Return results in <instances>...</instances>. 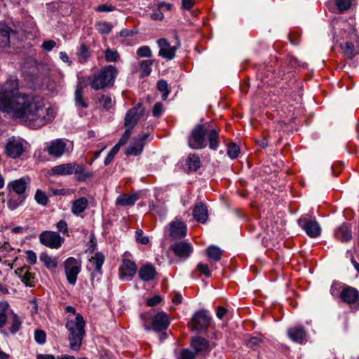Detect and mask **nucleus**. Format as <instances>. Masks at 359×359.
I'll return each mask as SVG.
<instances>
[{
	"label": "nucleus",
	"instance_id": "nucleus-13",
	"mask_svg": "<svg viewBox=\"0 0 359 359\" xmlns=\"http://www.w3.org/2000/svg\"><path fill=\"white\" fill-rule=\"evenodd\" d=\"M149 137L148 134H144L139 138L134 139L127 148L126 154L127 156H137L140 154L145 145V140Z\"/></svg>",
	"mask_w": 359,
	"mask_h": 359
},
{
	"label": "nucleus",
	"instance_id": "nucleus-54",
	"mask_svg": "<svg viewBox=\"0 0 359 359\" xmlns=\"http://www.w3.org/2000/svg\"><path fill=\"white\" fill-rule=\"evenodd\" d=\"M24 284L30 287L34 286L35 284L34 275L26 271L24 273Z\"/></svg>",
	"mask_w": 359,
	"mask_h": 359
},
{
	"label": "nucleus",
	"instance_id": "nucleus-28",
	"mask_svg": "<svg viewBox=\"0 0 359 359\" xmlns=\"http://www.w3.org/2000/svg\"><path fill=\"white\" fill-rule=\"evenodd\" d=\"M11 314L13 311L10 309L9 304L6 302H0V329L6 325L8 318Z\"/></svg>",
	"mask_w": 359,
	"mask_h": 359
},
{
	"label": "nucleus",
	"instance_id": "nucleus-21",
	"mask_svg": "<svg viewBox=\"0 0 359 359\" xmlns=\"http://www.w3.org/2000/svg\"><path fill=\"white\" fill-rule=\"evenodd\" d=\"M170 234L174 238H184L187 234V225L182 221H174L170 224Z\"/></svg>",
	"mask_w": 359,
	"mask_h": 359
},
{
	"label": "nucleus",
	"instance_id": "nucleus-53",
	"mask_svg": "<svg viewBox=\"0 0 359 359\" xmlns=\"http://www.w3.org/2000/svg\"><path fill=\"white\" fill-rule=\"evenodd\" d=\"M136 241L142 244L147 245L149 242V239L147 236H143V231L138 229L135 232Z\"/></svg>",
	"mask_w": 359,
	"mask_h": 359
},
{
	"label": "nucleus",
	"instance_id": "nucleus-33",
	"mask_svg": "<svg viewBox=\"0 0 359 359\" xmlns=\"http://www.w3.org/2000/svg\"><path fill=\"white\" fill-rule=\"evenodd\" d=\"M83 89L81 84H79L76 86V90H75V103L77 107H80L82 108H87L88 104L86 102V100L83 98Z\"/></svg>",
	"mask_w": 359,
	"mask_h": 359
},
{
	"label": "nucleus",
	"instance_id": "nucleus-49",
	"mask_svg": "<svg viewBox=\"0 0 359 359\" xmlns=\"http://www.w3.org/2000/svg\"><path fill=\"white\" fill-rule=\"evenodd\" d=\"M196 270L198 271L201 275H204L207 278L211 276V271L207 264L198 263L196 267Z\"/></svg>",
	"mask_w": 359,
	"mask_h": 359
},
{
	"label": "nucleus",
	"instance_id": "nucleus-38",
	"mask_svg": "<svg viewBox=\"0 0 359 359\" xmlns=\"http://www.w3.org/2000/svg\"><path fill=\"white\" fill-rule=\"evenodd\" d=\"M153 65V60H142L140 63V76L142 77L148 76L151 72V66Z\"/></svg>",
	"mask_w": 359,
	"mask_h": 359
},
{
	"label": "nucleus",
	"instance_id": "nucleus-5",
	"mask_svg": "<svg viewBox=\"0 0 359 359\" xmlns=\"http://www.w3.org/2000/svg\"><path fill=\"white\" fill-rule=\"evenodd\" d=\"M117 74L118 69L114 66H105L97 73L89 76L88 79L90 81V86L95 90L111 86Z\"/></svg>",
	"mask_w": 359,
	"mask_h": 359
},
{
	"label": "nucleus",
	"instance_id": "nucleus-24",
	"mask_svg": "<svg viewBox=\"0 0 359 359\" xmlns=\"http://www.w3.org/2000/svg\"><path fill=\"white\" fill-rule=\"evenodd\" d=\"M193 216L197 222L203 224L205 223L208 217L206 206L202 203L196 204L194 208Z\"/></svg>",
	"mask_w": 359,
	"mask_h": 359
},
{
	"label": "nucleus",
	"instance_id": "nucleus-41",
	"mask_svg": "<svg viewBox=\"0 0 359 359\" xmlns=\"http://www.w3.org/2000/svg\"><path fill=\"white\" fill-rule=\"evenodd\" d=\"M119 58V54L115 49L107 48L105 50L104 59L107 62H116Z\"/></svg>",
	"mask_w": 359,
	"mask_h": 359
},
{
	"label": "nucleus",
	"instance_id": "nucleus-63",
	"mask_svg": "<svg viewBox=\"0 0 359 359\" xmlns=\"http://www.w3.org/2000/svg\"><path fill=\"white\" fill-rule=\"evenodd\" d=\"M161 301V297L159 295H155L154 297L149 298L147 300V304L148 306H154L159 304Z\"/></svg>",
	"mask_w": 359,
	"mask_h": 359
},
{
	"label": "nucleus",
	"instance_id": "nucleus-18",
	"mask_svg": "<svg viewBox=\"0 0 359 359\" xmlns=\"http://www.w3.org/2000/svg\"><path fill=\"white\" fill-rule=\"evenodd\" d=\"M22 153V144L20 141L16 140L14 137L9 139L6 145V154L13 158L19 157Z\"/></svg>",
	"mask_w": 359,
	"mask_h": 359
},
{
	"label": "nucleus",
	"instance_id": "nucleus-52",
	"mask_svg": "<svg viewBox=\"0 0 359 359\" xmlns=\"http://www.w3.org/2000/svg\"><path fill=\"white\" fill-rule=\"evenodd\" d=\"M197 354L189 348H184L181 351L180 359H196Z\"/></svg>",
	"mask_w": 359,
	"mask_h": 359
},
{
	"label": "nucleus",
	"instance_id": "nucleus-6",
	"mask_svg": "<svg viewBox=\"0 0 359 359\" xmlns=\"http://www.w3.org/2000/svg\"><path fill=\"white\" fill-rule=\"evenodd\" d=\"M39 65L34 57L26 58L24 62V68H27L24 72V81H26V85L29 88H36L42 84Z\"/></svg>",
	"mask_w": 359,
	"mask_h": 359
},
{
	"label": "nucleus",
	"instance_id": "nucleus-39",
	"mask_svg": "<svg viewBox=\"0 0 359 359\" xmlns=\"http://www.w3.org/2000/svg\"><path fill=\"white\" fill-rule=\"evenodd\" d=\"M8 187L10 189V194L15 193L18 195L22 194V178H20L8 184Z\"/></svg>",
	"mask_w": 359,
	"mask_h": 359
},
{
	"label": "nucleus",
	"instance_id": "nucleus-48",
	"mask_svg": "<svg viewBox=\"0 0 359 359\" xmlns=\"http://www.w3.org/2000/svg\"><path fill=\"white\" fill-rule=\"evenodd\" d=\"M99 102L102 104L103 108L108 110L112 107V99L109 95H102L99 99Z\"/></svg>",
	"mask_w": 359,
	"mask_h": 359
},
{
	"label": "nucleus",
	"instance_id": "nucleus-23",
	"mask_svg": "<svg viewBox=\"0 0 359 359\" xmlns=\"http://www.w3.org/2000/svg\"><path fill=\"white\" fill-rule=\"evenodd\" d=\"M16 32L8 28L6 25H0V47L5 48L11 43L12 39L16 35Z\"/></svg>",
	"mask_w": 359,
	"mask_h": 359
},
{
	"label": "nucleus",
	"instance_id": "nucleus-14",
	"mask_svg": "<svg viewBox=\"0 0 359 359\" xmlns=\"http://www.w3.org/2000/svg\"><path fill=\"white\" fill-rule=\"evenodd\" d=\"M66 147L67 144L63 140L57 139L51 141L45 150L50 156L55 158H59L65 153Z\"/></svg>",
	"mask_w": 359,
	"mask_h": 359
},
{
	"label": "nucleus",
	"instance_id": "nucleus-16",
	"mask_svg": "<svg viewBox=\"0 0 359 359\" xmlns=\"http://www.w3.org/2000/svg\"><path fill=\"white\" fill-rule=\"evenodd\" d=\"M191 346L197 355L208 353L212 348L209 341L201 337H194L191 341Z\"/></svg>",
	"mask_w": 359,
	"mask_h": 359
},
{
	"label": "nucleus",
	"instance_id": "nucleus-57",
	"mask_svg": "<svg viewBox=\"0 0 359 359\" xmlns=\"http://www.w3.org/2000/svg\"><path fill=\"white\" fill-rule=\"evenodd\" d=\"M26 259L30 264H34L36 262V255L32 250L25 252Z\"/></svg>",
	"mask_w": 359,
	"mask_h": 359
},
{
	"label": "nucleus",
	"instance_id": "nucleus-62",
	"mask_svg": "<svg viewBox=\"0 0 359 359\" xmlns=\"http://www.w3.org/2000/svg\"><path fill=\"white\" fill-rule=\"evenodd\" d=\"M261 341H262L259 338L253 337L249 339V340L247 342V345L249 347L255 349L261 343Z\"/></svg>",
	"mask_w": 359,
	"mask_h": 359
},
{
	"label": "nucleus",
	"instance_id": "nucleus-1",
	"mask_svg": "<svg viewBox=\"0 0 359 359\" xmlns=\"http://www.w3.org/2000/svg\"><path fill=\"white\" fill-rule=\"evenodd\" d=\"M54 118L53 111L46 107L43 100L36 95H24V125L36 129Z\"/></svg>",
	"mask_w": 359,
	"mask_h": 359
},
{
	"label": "nucleus",
	"instance_id": "nucleus-29",
	"mask_svg": "<svg viewBox=\"0 0 359 359\" xmlns=\"http://www.w3.org/2000/svg\"><path fill=\"white\" fill-rule=\"evenodd\" d=\"M39 259L45 266L50 271H54L57 267V258L49 256L47 253L43 252L39 256Z\"/></svg>",
	"mask_w": 359,
	"mask_h": 359
},
{
	"label": "nucleus",
	"instance_id": "nucleus-50",
	"mask_svg": "<svg viewBox=\"0 0 359 359\" xmlns=\"http://www.w3.org/2000/svg\"><path fill=\"white\" fill-rule=\"evenodd\" d=\"M137 55L142 57H151L152 52L149 46H143L137 50Z\"/></svg>",
	"mask_w": 359,
	"mask_h": 359
},
{
	"label": "nucleus",
	"instance_id": "nucleus-34",
	"mask_svg": "<svg viewBox=\"0 0 359 359\" xmlns=\"http://www.w3.org/2000/svg\"><path fill=\"white\" fill-rule=\"evenodd\" d=\"M341 53L349 60L353 59L357 53L355 52L354 46L351 42H346L344 45H340Z\"/></svg>",
	"mask_w": 359,
	"mask_h": 359
},
{
	"label": "nucleus",
	"instance_id": "nucleus-46",
	"mask_svg": "<svg viewBox=\"0 0 359 359\" xmlns=\"http://www.w3.org/2000/svg\"><path fill=\"white\" fill-rule=\"evenodd\" d=\"M335 4L339 13L348 11L351 6V0H336Z\"/></svg>",
	"mask_w": 359,
	"mask_h": 359
},
{
	"label": "nucleus",
	"instance_id": "nucleus-58",
	"mask_svg": "<svg viewBox=\"0 0 359 359\" xmlns=\"http://www.w3.org/2000/svg\"><path fill=\"white\" fill-rule=\"evenodd\" d=\"M26 22L28 25L29 30H24V32H26L28 34L35 33L36 31V27L35 23L32 20V18L30 17L26 18Z\"/></svg>",
	"mask_w": 359,
	"mask_h": 359
},
{
	"label": "nucleus",
	"instance_id": "nucleus-25",
	"mask_svg": "<svg viewBox=\"0 0 359 359\" xmlns=\"http://www.w3.org/2000/svg\"><path fill=\"white\" fill-rule=\"evenodd\" d=\"M139 198V195L137 193L130 195L121 194L117 197L116 203L121 206H133Z\"/></svg>",
	"mask_w": 359,
	"mask_h": 359
},
{
	"label": "nucleus",
	"instance_id": "nucleus-45",
	"mask_svg": "<svg viewBox=\"0 0 359 359\" xmlns=\"http://www.w3.org/2000/svg\"><path fill=\"white\" fill-rule=\"evenodd\" d=\"M240 154V148L235 143H230L227 148V154L231 158L234 159L238 156Z\"/></svg>",
	"mask_w": 359,
	"mask_h": 359
},
{
	"label": "nucleus",
	"instance_id": "nucleus-11",
	"mask_svg": "<svg viewBox=\"0 0 359 359\" xmlns=\"http://www.w3.org/2000/svg\"><path fill=\"white\" fill-rule=\"evenodd\" d=\"M159 47L158 55L168 60H172L175 57V52L179 47L177 46H170L165 39H160L157 41Z\"/></svg>",
	"mask_w": 359,
	"mask_h": 359
},
{
	"label": "nucleus",
	"instance_id": "nucleus-7",
	"mask_svg": "<svg viewBox=\"0 0 359 359\" xmlns=\"http://www.w3.org/2000/svg\"><path fill=\"white\" fill-rule=\"evenodd\" d=\"M64 269L67 282L74 285L81 270V261L70 257L64 262Z\"/></svg>",
	"mask_w": 359,
	"mask_h": 359
},
{
	"label": "nucleus",
	"instance_id": "nucleus-43",
	"mask_svg": "<svg viewBox=\"0 0 359 359\" xmlns=\"http://www.w3.org/2000/svg\"><path fill=\"white\" fill-rule=\"evenodd\" d=\"M11 316V326L10 327V331L12 334L16 333L20 328L21 321L19 317L13 312Z\"/></svg>",
	"mask_w": 359,
	"mask_h": 359
},
{
	"label": "nucleus",
	"instance_id": "nucleus-64",
	"mask_svg": "<svg viewBox=\"0 0 359 359\" xmlns=\"http://www.w3.org/2000/svg\"><path fill=\"white\" fill-rule=\"evenodd\" d=\"M163 111V105L161 102H157L154 104L152 114L154 116L158 117L159 116Z\"/></svg>",
	"mask_w": 359,
	"mask_h": 359
},
{
	"label": "nucleus",
	"instance_id": "nucleus-47",
	"mask_svg": "<svg viewBox=\"0 0 359 359\" xmlns=\"http://www.w3.org/2000/svg\"><path fill=\"white\" fill-rule=\"evenodd\" d=\"M34 198L36 201L42 205H46L48 202V198L45 192L40 189H37L35 194Z\"/></svg>",
	"mask_w": 359,
	"mask_h": 359
},
{
	"label": "nucleus",
	"instance_id": "nucleus-35",
	"mask_svg": "<svg viewBox=\"0 0 359 359\" xmlns=\"http://www.w3.org/2000/svg\"><path fill=\"white\" fill-rule=\"evenodd\" d=\"M336 237L341 241H348L351 238V232L349 228L345 225L339 227L335 231Z\"/></svg>",
	"mask_w": 359,
	"mask_h": 359
},
{
	"label": "nucleus",
	"instance_id": "nucleus-19",
	"mask_svg": "<svg viewBox=\"0 0 359 359\" xmlns=\"http://www.w3.org/2000/svg\"><path fill=\"white\" fill-rule=\"evenodd\" d=\"M170 325L168 315L164 312L158 313L153 318L152 327L156 332L166 330Z\"/></svg>",
	"mask_w": 359,
	"mask_h": 359
},
{
	"label": "nucleus",
	"instance_id": "nucleus-26",
	"mask_svg": "<svg viewBox=\"0 0 359 359\" xmlns=\"http://www.w3.org/2000/svg\"><path fill=\"white\" fill-rule=\"evenodd\" d=\"M156 273V269L151 264H145L139 271V276L144 281L151 280Z\"/></svg>",
	"mask_w": 359,
	"mask_h": 359
},
{
	"label": "nucleus",
	"instance_id": "nucleus-4",
	"mask_svg": "<svg viewBox=\"0 0 359 359\" xmlns=\"http://www.w3.org/2000/svg\"><path fill=\"white\" fill-rule=\"evenodd\" d=\"M86 323L83 316L77 313L74 319H67L65 327L69 331L68 339L69 347L72 351H79L85 336Z\"/></svg>",
	"mask_w": 359,
	"mask_h": 359
},
{
	"label": "nucleus",
	"instance_id": "nucleus-51",
	"mask_svg": "<svg viewBox=\"0 0 359 359\" xmlns=\"http://www.w3.org/2000/svg\"><path fill=\"white\" fill-rule=\"evenodd\" d=\"M34 339L39 344H44L46 339L45 332L41 330H36L34 332Z\"/></svg>",
	"mask_w": 359,
	"mask_h": 359
},
{
	"label": "nucleus",
	"instance_id": "nucleus-2",
	"mask_svg": "<svg viewBox=\"0 0 359 359\" xmlns=\"http://www.w3.org/2000/svg\"><path fill=\"white\" fill-rule=\"evenodd\" d=\"M22 97L19 93V82L15 76L9 79L0 87V111L13 113L14 116L22 118V104L20 102Z\"/></svg>",
	"mask_w": 359,
	"mask_h": 359
},
{
	"label": "nucleus",
	"instance_id": "nucleus-10",
	"mask_svg": "<svg viewBox=\"0 0 359 359\" xmlns=\"http://www.w3.org/2000/svg\"><path fill=\"white\" fill-rule=\"evenodd\" d=\"M210 324V317L208 316L205 311L201 310L194 314L190 325L193 330L202 331L208 328Z\"/></svg>",
	"mask_w": 359,
	"mask_h": 359
},
{
	"label": "nucleus",
	"instance_id": "nucleus-36",
	"mask_svg": "<svg viewBox=\"0 0 359 359\" xmlns=\"http://www.w3.org/2000/svg\"><path fill=\"white\" fill-rule=\"evenodd\" d=\"M104 261V256L101 252L95 253V255L90 259V262L92 264L93 266L95 267L94 270H96L98 273L102 271V266L103 265Z\"/></svg>",
	"mask_w": 359,
	"mask_h": 359
},
{
	"label": "nucleus",
	"instance_id": "nucleus-9",
	"mask_svg": "<svg viewBox=\"0 0 359 359\" xmlns=\"http://www.w3.org/2000/svg\"><path fill=\"white\" fill-rule=\"evenodd\" d=\"M144 112V110L142 107L141 103H138L136 106L129 109L125 116L124 126L126 128L133 130L143 116Z\"/></svg>",
	"mask_w": 359,
	"mask_h": 359
},
{
	"label": "nucleus",
	"instance_id": "nucleus-60",
	"mask_svg": "<svg viewBox=\"0 0 359 359\" xmlns=\"http://www.w3.org/2000/svg\"><path fill=\"white\" fill-rule=\"evenodd\" d=\"M132 130L129 128H126V131L123 134V135L121 137V138L118 140L119 144L124 145L128 142L130 135H131Z\"/></svg>",
	"mask_w": 359,
	"mask_h": 359
},
{
	"label": "nucleus",
	"instance_id": "nucleus-15",
	"mask_svg": "<svg viewBox=\"0 0 359 359\" xmlns=\"http://www.w3.org/2000/svg\"><path fill=\"white\" fill-rule=\"evenodd\" d=\"M136 271L137 266L134 262L127 259L123 260L119 268L121 278L130 280Z\"/></svg>",
	"mask_w": 359,
	"mask_h": 359
},
{
	"label": "nucleus",
	"instance_id": "nucleus-32",
	"mask_svg": "<svg viewBox=\"0 0 359 359\" xmlns=\"http://www.w3.org/2000/svg\"><path fill=\"white\" fill-rule=\"evenodd\" d=\"M88 204V200L84 197L79 198L74 201L72 206V213L76 215H79L86 209Z\"/></svg>",
	"mask_w": 359,
	"mask_h": 359
},
{
	"label": "nucleus",
	"instance_id": "nucleus-12",
	"mask_svg": "<svg viewBox=\"0 0 359 359\" xmlns=\"http://www.w3.org/2000/svg\"><path fill=\"white\" fill-rule=\"evenodd\" d=\"M299 224L311 238H316L320 234L321 228L316 221L301 218L299 219Z\"/></svg>",
	"mask_w": 359,
	"mask_h": 359
},
{
	"label": "nucleus",
	"instance_id": "nucleus-55",
	"mask_svg": "<svg viewBox=\"0 0 359 359\" xmlns=\"http://www.w3.org/2000/svg\"><path fill=\"white\" fill-rule=\"evenodd\" d=\"M116 9L112 5L102 4L97 6L95 10L97 12H111Z\"/></svg>",
	"mask_w": 359,
	"mask_h": 359
},
{
	"label": "nucleus",
	"instance_id": "nucleus-8",
	"mask_svg": "<svg viewBox=\"0 0 359 359\" xmlns=\"http://www.w3.org/2000/svg\"><path fill=\"white\" fill-rule=\"evenodd\" d=\"M40 243L51 249H58L62 242L63 238L59 233L51 231H44L39 235Z\"/></svg>",
	"mask_w": 359,
	"mask_h": 359
},
{
	"label": "nucleus",
	"instance_id": "nucleus-61",
	"mask_svg": "<svg viewBox=\"0 0 359 359\" xmlns=\"http://www.w3.org/2000/svg\"><path fill=\"white\" fill-rule=\"evenodd\" d=\"M196 4V0H182V8L189 11Z\"/></svg>",
	"mask_w": 359,
	"mask_h": 359
},
{
	"label": "nucleus",
	"instance_id": "nucleus-37",
	"mask_svg": "<svg viewBox=\"0 0 359 359\" xmlns=\"http://www.w3.org/2000/svg\"><path fill=\"white\" fill-rule=\"evenodd\" d=\"M187 166L190 171H196L201 167V159L196 154H190L187 158Z\"/></svg>",
	"mask_w": 359,
	"mask_h": 359
},
{
	"label": "nucleus",
	"instance_id": "nucleus-59",
	"mask_svg": "<svg viewBox=\"0 0 359 359\" xmlns=\"http://www.w3.org/2000/svg\"><path fill=\"white\" fill-rule=\"evenodd\" d=\"M288 39L292 44L297 45L300 41L301 36L297 32H291L288 35Z\"/></svg>",
	"mask_w": 359,
	"mask_h": 359
},
{
	"label": "nucleus",
	"instance_id": "nucleus-42",
	"mask_svg": "<svg viewBox=\"0 0 359 359\" xmlns=\"http://www.w3.org/2000/svg\"><path fill=\"white\" fill-rule=\"evenodd\" d=\"M90 55V53L88 47L86 44H81L79 48V61L83 63L86 62Z\"/></svg>",
	"mask_w": 359,
	"mask_h": 359
},
{
	"label": "nucleus",
	"instance_id": "nucleus-20",
	"mask_svg": "<svg viewBox=\"0 0 359 359\" xmlns=\"http://www.w3.org/2000/svg\"><path fill=\"white\" fill-rule=\"evenodd\" d=\"M174 253L183 259L188 258L193 251L191 245L184 241L175 243L172 245Z\"/></svg>",
	"mask_w": 359,
	"mask_h": 359
},
{
	"label": "nucleus",
	"instance_id": "nucleus-56",
	"mask_svg": "<svg viewBox=\"0 0 359 359\" xmlns=\"http://www.w3.org/2000/svg\"><path fill=\"white\" fill-rule=\"evenodd\" d=\"M56 46V42L54 40H48L43 42L41 45V48L49 52L53 50L54 47Z\"/></svg>",
	"mask_w": 359,
	"mask_h": 359
},
{
	"label": "nucleus",
	"instance_id": "nucleus-27",
	"mask_svg": "<svg viewBox=\"0 0 359 359\" xmlns=\"http://www.w3.org/2000/svg\"><path fill=\"white\" fill-rule=\"evenodd\" d=\"M75 163H68L60 164L52 168V172L54 175H71L74 173V168Z\"/></svg>",
	"mask_w": 359,
	"mask_h": 359
},
{
	"label": "nucleus",
	"instance_id": "nucleus-30",
	"mask_svg": "<svg viewBox=\"0 0 359 359\" xmlns=\"http://www.w3.org/2000/svg\"><path fill=\"white\" fill-rule=\"evenodd\" d=\"M205 255L211 262H217L221 259L222 250L216 245H210L205 250Z\"/></svg>",
	"mask_w": 359,
	"mask_h": 359
},
{
	"label": "nucleus",
	"instance_id": "nucleus-40",
	"mask_svg": "<svg viewBox=\"0 0 359 359\" xmlns=\"http://www.w3.org/2000/svg\"><path fill=\"white\" fill-rule=\"evenodd\" d=\"M97 30L102 34H109L113 28V26L105 21H98L95 23Z\"/></svg>",
	"mask_w": 359,
	"mask_h": 359
},
{
	"label": "nucleus",
	"instance_id": "nucleus-31",
	"mask_svg": "<svg viewBox=\"0 0 359 359\" xmlns=\"http://www.w3.org/2000/svg\"><path fill=\"white\" fill-rule=\"evenodd\" d=\"M73 174L78 175V180L79 181H86L94 176L93 171H86L84 165L77 163H75Z\"/></svg>",
	"mask_w": 359,
	"mask_h": 359
},
{
	"label": "nucleus",
	"instance_id": "nucleus-44",
	"mask_svg": "<svg viewBox=\"0 0 359 359\" xmlns=\"http://www.w3.org/2000/svg\"><path fill=\"white\" fill-rule=\"evenodd\" d=\"M157 88L159 91L163 93L162 99L165 100L170 93L167 82L165 80L158 81L157 83Z\"/></svg>",
	"mask_w": 359,
	"mask_h": 359
},
{
	"label": "nucleus",
	"instance_id": "nucleus-3",
	"mask_svg": "<svg viewBox=\"0 0 359 359\" xmlns=\"http://www.w3.org/2000/svg\"><path fill=\"white\" fill-rule=\"evenodd\" d=\"M206 137L209 148L217 150L219 144V133L215 129H209L205 124H198L194 128L188 139L189 146L194 149H204L207 146Z\"/></svg>",
	"mask_w": 359,
	"mask_h": 359
},
{
	"label": "nucleus",
	"instance_id": "nucleus-17",
	"mask_svg": "<svg viewBox=\"0 0 359 359\" xmlns=\"http://www.w3.org/2000/svg\"><path fill=\"white\" fill-rule=\"evenodd\" d=\"M287 334L288 337L294 342L303 344L306 341V332L302 326L298 325L290 327L287 329Z\"/></svg>",
	"mask_w": 359,
	"mask_h": 359
},
{
	"label": "nucleus",
	"instance_id": "nucleus-22",
	"mask_svg": "<svg viewBox=\"0 0 359 359\" xmlns=\"http://www.w3.org/2000/svg\"><path fill=\"white\" fill-rule=\"evenodd\" d=\"M340 297L347 304H354L359 299V292L354 287H346L340 292Z\"/></svg>",
	"mask_w": 359,
	"mask_h": 359
}]
</instances>
